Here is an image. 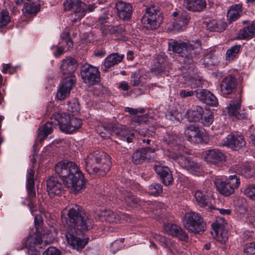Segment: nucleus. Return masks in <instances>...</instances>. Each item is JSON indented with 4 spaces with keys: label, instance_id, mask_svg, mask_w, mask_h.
Here are the masks:
<instances>
[{
    "label": "nucleus",
    "instance_id": "1",
    "mask_svg": "<svg viewBox=\"0 0 255 255\" xmlns=\"http://www.w3.org/2000/svg\"><path fill=\"white\" fill-rule=\"evenodd\" d=\"M61 219L64 224L62 238H65L73 249H82L87 242L78 238L76 235L90 230L94 225L93 220L89 217L84 209L77 205L69 209L67 217L62 216Z\"/></svg>",
    "mask_w": 255,
    "mask_h": 255
},
{
    "label": "nucleus",
    "instance_id": "2",
    "mask_svg": "<svg viewBox=\"0 0 255 255\" xmlns=\"http://www.w3.org/2000/svg\"><path fill=\"white\" fill-rule=\"evenodd\" d=\"M54 170L64 185L74 194L79 193L85 188L84 176L74 162L66 160L61 161L55 164Z\"/></svg>",
    "mask_w": 255,
    "mask_h": 255
},
{
    "label": "nucleus",
    "instance_id": "3",
    "mask_svg": "<svg viewBox=\"0 0 255 255\" xmlns=\"http://www.w3.org/2000/svg\"><path fill=\"white\" fill-rule=\"evenodd\" d=\"M202 49L201 42L199 40L187 43L181 40H170L168 42V50L180 54L182 62L185 64L190 65L194 62Z\"/></svg>",
    "mask_w": 255,
    "mask_h": 255
},
{
    "label": "nucleus",
    "instance_id": "4",
    "mask_svg": "<svg viewBox=\"0 0 255 255\" xmlns=\"http://www.w3.org/2000/svg\"><path fill=\"white\" fill-rule=\"evenodd\" d=\"M86 170L89 174L98 176L105 175L110 170L112 164L110 156L99 150L90 153L86 159Z\"/></svg>",
    "mask_w": 255,
    "mask_h": 255
},
{
    "label": "nucleus",
    "instance_id": "5",
    "mask_svg": "<svg viewBox=\"0 0 255 255\" xmlns=\"http://www.w3.org/2000/svg\"><path fill=\"white\" fill-rule=\"evenodd\" d=\"M163 18L161 9L158 6L152 5L146 8L141 22L147 29L152 30L159 27Z\"/></svg>",
    "mask_w": 255,
    "mask_h": 255
},
{
    "label": "nucleus",
    "instance_id": "6",
    "mask_svg": "<svg viewBox=\"0 0 255 255\" xmlns=\"http://www.w3.org/2000/svg\"><path fill=\"white\" fill-rule=\"evenodd\" d=\"M184 227L189 232L199 233L205 231L206 224L199 214L194 212H190L186 213L185 215Z\"/></svg>",
    "mask_w": 255,
    "mask_h": 255
},
{
    "label": "nucleus",
    "instance_id": "7",
    "mask_svg": "<svg viewBox=\"0 0 255 255\" xmlns=\"http://www.w3.org/2000/svg\"><path fill=\"white\" fill-rule=\"evenodd\" d=\"M214 183L221 194L224 196H229L234 193L235 188L239 187L240 180L237 175L234 174L230 176L225 181L217 179L214 181Z\"/></svg>",
    "mask_w": 255,
    "mask_h": 255
},
{
    "label": "nucleus",
    "instance_id": "8",
    "mask_svg": "<svg viewBox=\"0 0 255 255\" xmlns=\"http://www.w3.org/2000/svg\"><path fill=\"white\" fill-rule=\"evenodd\" d=\"M80 73L84 82L89 86L98 84L100 81V72L97 67L88 64L83 65Z\"/></svg>",
    "mask_w": 255,
    "mask_h": 255
},
{
    "label": "nucleus",
    "instance_id": "9",
    "mask_svg": "<svg viewBox=\"0 0 255 255\" xmlns=\"http://www.w3.org/2000/svg\"><path fill=\"white\" fill-rule=\"evenodd\" d=\"M184 134L187 140L195 143H201L206 136L205 130L196 124H191L184 129Z\"/></svg>",
    "mask_w": 255,
    "mask_h": 255
},
{
    "label": "nucleus",
    "instance_id": "10",
    "mask_svg": "<svg viewBox=\"0 0 255 255\" xmlns=\"http://www.w3.org/2000/svg\"><path fill=\"white\" fill-rule=\"evenodd\" d=\"M104 128L111 134L122 136L128 143L132 142L134 135L133 132H130L125 127L118 124L110 123L107 125H105Z\"/></svg>",
    "mask_w": 255,
    "mask_h": 255
},
{
    "label": "nucleus",
    "instance_id": "11",
    "mask_svg": "<svg viewBox=\"0 0 255 255\" xmlns=\"http://www.w3.org/2000/svg\"><path fill=\"white\" fill-rule=\"evenodd\" d=\"M64 5L66 9H74L73 15L74 17L72 20L73 22L80 20L85 15L87 5L81 0H66Z\"/></svg>",
    "mask_w": 255,
    "mask_h": 255
},
{
    "label": "nucleus",
    "instance_id": "12",
    "mask_svg": "<svg viewBox=\"0 0 255 255\" xmlns=\"http://www.w3.org/2000/svg\"><path fill=\"white\" fill-rule=\"evenodd\" d=\"M221 144L231 147L234 150H238L246 145V141L242 135L233 133L228 135L222 142Z\"/></svg>",
    "mask_w": 255,
    "mask_h": 255
},
{
    "label": "nucleus",
    "instance_id": "13",
    "mask_svg": "<svg viewBox=\"0 0 255 255\" xmlns=\"http://www.w3.org/2000/svg\"><path fill=\"white\" fill-rule=\"evenodd\" d=\"M78 63L77 60L72 57H67L63 59L60 66V72L66 77L75 76L73 73L77 70Z\"/></svg>",
    "mask_w": 255,
    "mask_h": 255
},
{
    "label": "nucleus",
    "instance_id": "14",
    "mask_svg": "<svg viewBox=\"0 0 255 255\" xmlns=\"http://www.w3.org/2000/svg\"><path fill=\"white\" fill-rule=\"evenodd\" d=\"M76 80L75 76L66 77L63 78L57 93V98L58 100H64L70 95V91L75 84Z\"/></svg>",
    "mask_w": 255,
    "mask_h": 255
},
{
    "label": "nucleus",
    "instance_id": "15",
    "mask_svg": "<svg viewBox=\"0 0 255 255\" xmlns=\"http://www.w3.org/2000/svg\"><path fill=\"white\" fill-rule=\"evenodd\" d=\"M238 84L237 79L232 75L224 77L220 83V91L223 96H227L235 92Z\"/></svg>",
    "mask_w": 255,
    "mask_h": 255
},
{
    "label": "nucleus",
    "instance_id": "16",
    "mask_svg": "<svg viewBox=\"0 0 255 255\" xmlns=\"http://www.w3.org/2000/svg\"><path fill=\"white\" fill-rule=\"evenodd\" d=\"M155 148L146 147L137 149L131 156L132 161L135 164H140L150 159V153H153Z\"/></svg>",
    "mask_w": 255,
    "mask_h": 255
},
{
    "label": "nucleus",
    "instance_id": "17",
    "mask_svg": "<svg viewBox=\"0 0 255 255\" xmlns=\"http://www.w3.org/2000/svg\"><path fill=\"white\" fill-rule=\"evenodd\" d=\"M178 162L183 168L189 171L192 174L200 172L201 170L200 165L196 162L192 160L190 157L180 156L177 158Z\"/></svg>",
    "mask_w": 255,
    "mask_h": 255
},
{
    "label": "nucleus",
    "instance_id": "18",
    "mask_svg": "<svg viewBox=\"0 0 255 255\" xmlns=\"http://www.w3.org/2000/svg\"><path fill=\"white\" fill-rule=\"evenodd\" d=\"M165 231L169 235L176 237L179 240L185 241H188V236L180 227L173 224L167 223L164 224Z\"/></svg>",
    "mask_w": 255,
    "mask_h": 255
},
{
    "label": "nucleus",
    "instance_id": "19",
    "mask_svg": "<svg viewBox=\"0 0 255 255\" xmlns=\"http://www.w3.org/2000/svg\"><path fill=\"white\" fill-rule=\"evenodd\" d=\"M116 8L118 16L121 19L128 20L131 17L132 6L129 3L122 0L118 1L116 4Z\"/></svg>",
    "mask_w": 255,
    "mask_h": 255
},
{
    "label": "nucleus",
    "instance_id": "20",
    "mask_svg": "<svg viewBox=\"0 0 255 255\" xmlns=\"http://www.w3.org/2000/svg\"><path fill=\"white\" fill-rule=\"evenodd\" d=\"M205 160L209 163L214 164L222 163L226 160V156L219 149H213L206 151Z\"/></svg>",
    "mask_w": 255,
    "mask_h": 255
},
{
    "label": "nucleus",
    "instance_id": "21",
    "mask_svg": "<svg viewBox=\"0 0 255 255\" xmlns=\"http://www.w3.org/2000/svg\"><path fill=\"white\" fill-rule=\"evenodd\" d=\"M196 96L207 105L216 106L218 104L217 98L208 90L198 89L196 90Z\"/></svg>",
    "mask_w": 255,
    "mask_h": 255
},
{
    "label": "nucleus",
    "instance_id": "22",
    "mask_svg": "<svg viewBox=\"0 0 255 255\" xmlns=\"http://www.w3.org/2000/svg\"><path fill=\"white\" fill-rule=\"evenodd\" d=\"M63 190L62 185L58 179L52 177L47 181V191L51 198L61 194Z\"/></svg>",
    "mask_w": 255,
    "mask_h": 255
},
{
    "label": "nucleus",
    "instance_id": "23",
    "mask_svg": "<svg viewBox=\"0 0 255 255\" xmlns=\"http://www.w3.org/2000/svg\"><path fill=\"white\" fill-rule=\"evenodd\" d=\"M153 168L165 185L167 186L171 184L173 177L171 171L167 167L155 164Z\"/></svg>",
    "mask_w": 255,
    "mask_h": 255
},
{
    "label": "nucleus",
    "instance_id": "24",
    "mask_svg": "<svg viewBox=\"0 0 255 255\" xmlns=\"http://www.w3.org/2000/svg\"><path fill=\"white\" fill-rule=\"evenodd\" d=\"M241 108V97L237 99L231 101L227 111L229 116H235L238 119H243L246 118V114L240 112Z\"/></svg>",
    "mask_w": 255,
    "mask_h": 255
},
{
    "label": "nucleus",
    "instance_id": "25",
    "mask_svg": "<svg viewBox=\"0 0 255 255\" xmlns=\"http://www.w3.org/2000/svg\"><path fill=\"white\" fill-rule=\"evenodd\" d=\"M212 226L213 237L221 244H225L228 239L227 231L222 228L220 223H214Z\"/></svg>",
    "mask_w": 255,
    "mask_h": 255
},
{
    "label": "nucleus",
    "instance_id": "26",
    "mask_svg": "<svg viewBox=\"0 0 255 255\" xmlns=\"http://www.w3.org/2000/svg\"><path fill=\"white\" fill-rule=\"evenodd\" d=\"M183 6L188 10L201 12L206 7L205 0H184Z\"/></svg>",
    "mask_w": 255,
    "mask_h": 255
},
{
    "label": "nucleus",
    "instance_id": "27",
    "mask_svg": "<svg viewBox=\"0 0 255 255\" xmlns=\"http://www.w3.org/2000/svg\"><path fill=\"white\" fill-rule=\"evenodd\" d=\"M124 55H120L118 53H113L109 55L105 59L102 70L107 72L109 68L120 63L123 59Z\"/></svg>",
    "mask_w": 255,
    "mask_h": 255
},
{
    "label": "nucleus",
    "instance_id": "28",
    "mask_svg": "<svg viewBox=\"0 0 255 255\" xmlns=\"http://www.w3.org/2000/svg\"><path fill=\"white\" fill-rule=\"evenodd\" d=\"M52 118L57 121L60 130L66 133L71 119L69 115L66 113H55L52 115Z\"/></svg>",
    "mask_w": 255,
    "mask_h": 255
},
{
    "label": "nucleus",
    "instance_id": "29",
    "mask_svg": "<svg viewBox=\"0 0 255 255\" xmlns=\"http://www.w3.org/2000/svg\"><path fill=\"white\" fill-rule=\"evenodd\" d=\"M204 113L202 107L195 106L187 112L186 116L190 122H198L202 119Z\"/></svg>",
    "mask_w": 255,
    "mask_h": 255
},
{
    "label": "nucleus",
    "instance_id": "30",
    "mask_svg": "<svg viewBox=\"0 0 255 255\" xmlns=\"http://www.w3.org/2000/svg\"><path fill=\"white\" fill-rule=\"evenodd\" d=\"M100 216L103 217L106 221L111 223H120L122 219L127 218L126 215H120L110 210H105L102 211Z\"/></svg>",
    "mask_w": 255,
    "mask_h": 255
},
{
    "label": "nucleus",
    "instance_id": "31",
    "mask_svg": "<svg viewBox=\"0 0 255 255\" xmlns=\"http://www.w3.org/2000/svg\"><path fill=\"white\" fill-rule=\"evenodd\" d=\"M53 128V122H47L42 126L40 127L38 130L37 141L42 142L49 134L52 132Z\"/></svg>",
    "mask_w": 255,
    "mask_h": 255
},
{
    "label": "nucleus",
    "instance_id": "32",
    "mask_svg": "<svg viewBox=\"0 0 255 255\" xmlns=\"http://www.w3.org/2000/svg\"><path fill=\"white\" fill-rule=\"evenodd\" d=\"M42 242V239L38 235L33 234L29 236L26 240H23L22 245L23 247L31 252L36 250V247Z\"/></svg>",
    "mask_w": 255,
    "mask_h": 255
},
{
    "label": "nucleus",
    "instance_id": "33",
    "mask_svg": "<svg viewBox=\"0 0 255 255\" xmlns=\"http://www.w3.org/2000/svg\"><path fill=\"white\" fill-rule=\"evenodd\" d=\"M194 197L197 204L202 207L211 208L209 197L205 191L197 190L194 193Z\"/></svg>",
    "mask_w": 255,
    "mask_h": 255
},
{
    "label": "nucleus",
    "instance_id": "34",
    "mask_svg": "<svg viewBox=\"0 0 255 255\" xmlns=\"http://www.w3.org/2000/svg\"><path fill=\"white\" fill-rule=\"evenodd\" d=\"M163 140L171 147L176 148L175 149L182 143V140L176 134L168 132L164 135Z\"/></svg>",
    "mask_w": 255,
    "mask_h": 255
},
{
    "label": "nucleus",
    "instance_id": "35",
    "mask_svg": "<svg viewBox=\"0 0 255 255\" xmlns=\"http://www.w3.org/2000/svg\"><path fill=\"white\" fill-rule=\"evenodd\" d=\"M190 19V17L187 12H182L179 16L178 20L173 24V29L178 31L183 30L184 27L188 24Z\"/></svg>",
    "mask_w": 255,
    "mask_h": 255
},
{
    "label": "nucleus",
    "instance_id": "36",
    "mask_svg": "<svg viewBox=\"0 0 255 255\" xmlns=\"http://www.w3.org/2000/svg\"><path fill=\"white\" fill-rule=\"evenodd\" d=\"M40 4L24 2L23 7L22 9L23 14L26 16L35 15L40 10Z\"/></svg>",
    "mask_w": 255,
    "mask_h": 255
},
{
    "label": "nucleus",
    "instance_id": "37",
    "mask_svg": "<svg viewBox=\"0 0 255 255\" xmlns=\"http://www.w3.org/2000/svg\"><path fill=\"white\" fill-rule=\"evenodd\" d=\"M34 171L30 169L28 170L27 176V189L28 197L30 199L35 197L36 196L34 182Z\"/></svg>",
    "mask_w": 255,
    "mask_h": 255
},
{
    "label": "nucleus",
    "instance_id": "38",
    "mask_svg": "<svg viewBox=\"0 0 255 255\" xmlns=\"http://www.w3.org/2000/svg\"><path fill=\"white\" fill-rule=\"evenodd\" d=\"M255 33V23H253L249 26L243 28L238 33L239 39H246L252 38Z\"/></svg>",
    "mask_w": 255,
    "mask_h": 255
},
{
    "label": "nucleus",
    "instance_id": "39",
    "mask_svg": "<svg viewBox=\"0 0 255 255\" xmlns=\"http://www.w3.org/2000/svg\"><path fill=\"white\" fill-rule=\"evenodd\" d=\"M227 25L226 22L216 20H212L207 22L206 26L210 31L222 32L224 31Z\"/></svg>",
    "mask_w": 255,
    "mask_h": 255
},
{
    "label": "nucleus",
    "instance_id": "40",
    "mask_svg": "<svg viewBox=\"0 0 255 255\" xmlns=\"http://www.w3.org/2000/svg\"><path fill=\"white\" fill-rule=\"evenodd\" d=\"M241 6L239 5L232 6L227 12V17L230 22L236 20L242 13Z\"/></svg>",
    "mask_w": 255,
    "mask_h": 255
},
{
    "label": "nucleus",
    "instance_id": "41",
    "mask_svg": "<svg viewBox=\"0 0 255 255\" xmlns=\"http://www.w3.org/2000/svg\"><path fill=\"white\" fill-rule=\"evenodd\" d=\"M238 170L239 173L246 178H251L255 175V168L248 163L242 164Z\"/></svg>",
    "mask_w": 255,
    "mask_h": 255
},
{
    "label": "nucleus",
    "instance_id": "42",
    "mask_svg": "<svg viewBox=\"0 0 255 255\" xmlns=\"http://www.w3.org/2000/svg\"><path fill=\"white\" fill-rule=\"evenodd\" d=\"M123 198L126 203L130 207H134L139 202V199L130 192L126 191Z\"/></svg>",
    "mask_w": 255,
    "mask_h": 255
},
{
    "label": "nucleus",
    "instance_id": "43",
    "mask_svg": "<svg viewBox=\"0 0 255 255\" xmlns=\"http://www.w3.org/2000/svg\"><path fill=\"white\" fill-rule=\"evenodd\" d=\"M241 45H235L228 49L226 53V60L229 62L233 60L239 53Z\"/></svg>",
    "mask_w": 255,
    "mask_h": 255
},
{
    "label": "nucleus",
    "instance_id": "44",
    "mask_svg": "<svg viewBox=\"0 0 255 255\" xmlns=\"http://www.w3.org/2000/svg\"><path fill=\"white\" fill-rule=\"evenodd\" d=\"M82 125V122L81 120L75 117L71 118L69 127H68V130L66 131V133H72L81 128Z\"/></svg>",
    "mask_w": 255,
    "mask_h": 255
},
{
    "label": "nucleus",
    "instance_id": "45",
    "mask_svg": "<svg viewBox=\"0 0 255 255\" xmlns=\"http://www.w3.org/2000/svg\"><path fill=\"white\" fill-rule=\"evenodd\" d=\"M217 63L216 56L213 51H210L206 53L203 58V63L206 67L215 65Z\"/></svg>",
    "mask_w": 255,
    "mask_h": 255
},
{
    "label": "nucleus",
    "instance_id": "46",
    "mask_svg": "<svg viewBox=\"0 0 255 255\" xmlns=\"http://www.w3.org/2000/svg\"><path fill=\"white\" fill-rule=\"evenodd\" d=\"M10 20L9 12L6 10H2L0 12V28L6 26Z\"/></svg>",
    "mask_w": 255,
    "mask_h": 255
},
{
    "label": "nucleus",
    "instance_id": "47",
    "mask_svg": "<svg viewBox=\"0 0 255 255\" xmlns=\"http://www.w3.org/2000/svg\"><path fill=\"white\" fill-rule=\"evenodd\" d=\"M149 192L151 195L158 196L162 192V186L159 183H153L149 186Z\"/></svg>",
    "mask_w": 255,
    "mask_h": 255
},
{
    "label": "nucleus",
    "instance_id": "48",
    "mask_svg": "<svg viewBox=\"0 0 255 255\" xmlns=\"http://www.w3.org/2000/svg\"><path fill=\"white\" fill-rule=\"evenodd\" d=\"M244 255H255V242H249L244 246Z\"/></svg>",
    "mask_w": 255,
    "mask_h": 255
},
{
    "label": "nucleus",
    "instance_id": "49",
    "mask_svg": "<svg viewBox=\"0 0 255 255\" xmlns=\"http://www.w3.org/2000/svg\"><path fill=\"white\" fill-rule=\"evenodd\" d=\"M244 194L251 200L255 201V184H249L246 186Z\"/></svg>",
    "mask_w": 255,
    "mask_h": 255
},
{
    "label": "nucleus",
    "instance_id": "50",
    "mask_svg": "<svg viewBox=\"0 0 255 255\" xmlns=\"http://www.w3.org/2000/svg\"><path fill=\"white\" fill-rule=\"evenodd\" d=\"M68 110L73 115H76L78 114L80 110V105L77 102L68 103Z\"/></svg>",
    "mask_w": 255,
    "mask_h": 255
},
{
    "label": "nucleus",
    "instance_id": "51",
    "mask_svg": "<svg viewBox=\"0 0 255 255\" xmlns=\"http://www.w3.org/2000/svg\"><path fill=\"white\" fill-rule=\"evenodd\" d=\"M188 82V84L190 85L192 88H196L201 87L203 84V82L201 79L192 77L189 78Z\"/></svg>",
    "mask_w": 255,
    "mask_h": 255
},
{
    "label": "nucleus",
    "instance_id": "52",
    "mask_svg": "<svg viewBox=\"0 0 255 255\" xmlns=\"http://www.w3.org/2000/svg\"><path fill=\"white\" fill-rule=\"evenodd\" d=\"M140 77L138 72L132 73L131 76L130 85L133 86H138L140 83Z\"/></svg>",
    "mask_w": 255,
    "mask_h": 255
},
{
    "label": "nucleus",
    "instance_id": "53",
    "mask_svg": "<svg viewBox=\"0 0 255 255\" xmlns=\"http://www.w3.org/2000/svg\"><path fill=\"white\" fill-rule=\"evenodd\" d=\"M125 26L123 24H120L119 25L115 26H112V31H111V34H122L125 31Z\"/></svg>",
    "mask_w": 255,
    "mask_h": 255
},
{
    "label": "nucleus",
    "instance_id": "54",
    "mask_svg": "<svg viewBox=\"0 0 255 255\" xmlns=\"http://www.w3.org/2000/svg\"><path fill=\"white\" fill-rule=\"evenodd\" d=\"M154 238L156 241L158 242L162 246H166L168 243V240L165 237L160 235L155 234Z\"/></svg>",
    "mask_w": 255,
    "mask_h": 255
},
{
    "label": "nucleus",
    "instance_id": "55",
    "mask_svg": "<svg viewBox=\"0 0 255 255\" xmlns=\"http://www.w3.org/2000/svg\"><path fill=\"white\" fill-rule=\"evenodd\" d=\"M124 239L118 240L114 241L112 244V249H113L114 252L119 250L120 248L122 247L124 243Z\"/></svg>",
    "mask_w": 255,
    "mask_h": 255
},
{
    "label": "nucleus",
    "instance_id": "56",
    "mask_svg": "<svg viewBox=\"0 0 255 255\" xmlns=\"http://www.w3.org/2000/svg\"><path fill=\"white\" fill-rule=\"evenodd\" d=\"M42 255H60V251L54 247H49Z\"/></svg>",
    "mask_w": 255,
    "mask_h": 255
},
{
    "label": "nucleus",
    "instance_id": "57",
    "mask_svg": "<svg viewBox=\"0 0 255 255\" xmlns=\"http://www.w3.org/2000/svg\"><path fill=\"white\" fill-rule=\"evenodd\" d=\"M213 117L214 116L212 114H210L207 116H205L202 121L203 124L205 126L209 127L212 124L213 122Z\"/></svg>",
    "mask_w": 255,
    "mask_h": 255
},
{
    "label": "nucleus",
    "instance_id": "58",
    "mask_svg": "<svg viewBox=\"0 0 255 255\" xmlns=\"http://www.w3.org/2000/svg\"><path fill=\"white\" fill-rule=\"evenodd\" d=\"M194 94H196V91H186L181 90L179 93V96L181 98H185L193 96Z\"/></svg>",
    "mask_w": 255,
    "mask_h": 255
},
{
    "label": "nucleus",
    "instance_id": "59",
    "mask_svg": "<svg viewBox=\"0 0 255 255\" xmlns=\"http://www.w3.org/2000/svg\"><path fill=\"white\" fill-rule=\"evenodd\" d=\"M147 118L145 115L135 116L133 118L132 121L138 124H144L147 121Z\"/></svg>",
    "mask_w": 255,
    "mask_h": 255
},
{
    "label": "nucleus",
    "instance_id": "60",
    "mask_svg": "<svg viewBox=\"0 0 255 255\" xmlns=\"http://www.w3.org/2000/svg\"><path fill=\"white\" fill-rule=\"evenodd\" d=\"M100 29L103 36H106L109 34H111V31H112V26L108 25H103L100 26Z\"/></svg>",
    "mask_w": 255,
    "mask_h": 255
},
{
    "label": "nucleus",
    "instance_id": "61",
    "mask_svg": "<svg viewBox=\"0 0 255 255\" xmlns=\"http://www.w3.org/2000/svg\"><path fill=\"white\" fill-rule=\"evenodd\" d=\"M108 19V15L106 13H104L99 18L97 25H98L99 24H100L101 26L105 25L104 24L107 22Z\"/></svg>",
    "mask_w": 255,
    "mask_h": 255
},
{
    "label": "nucleus",
    "instance_id": "62",
    "mask_svg": "<svg viewBox=\"0 0 255 255\" xmlns=\"http://www.w3.org/2000/svg\"><path fill=\"white\" fill-rule=\"evenodd\" d=\"M119 89L124 90V91H128L129 90L130 87L128 85V84L126 82L123 81L121 82L119 85Z\"/></svg>",
    "mask_w": 255,
    "mask_h": 255
},
{
    "label": "nucleus",
    "instance_id": "63",
    "mask_svg": "<svg viewBox=\"0 0 255 255\" xmlns=\"http://www.w3.org/2000/svg\"><path fill=\"white\" fill-rule=\"evenodd\" d=\"M125 112L129 113L131 115H135L138 113V110L136 109H133L129 107L126 108Z\"/></svg>",
    "mask_w": 255,
    "mask_h": 255
},
{
    "label": "nucleus",
    "instance_id": "64",
    "mask_svg": "<svg viewBox=\"0 0 255 255\" xmlns=\"http://www.w3.org/2000/svg\"><path fill=\"white\" fill-rule=\"evenodd\" d=\"M34 222L36 230L40 225L41 218L40 216L35 215L34 217Z\"/></svg>",
    "mask_w": 255,
    "mask_h": 255
}]
</instances>
